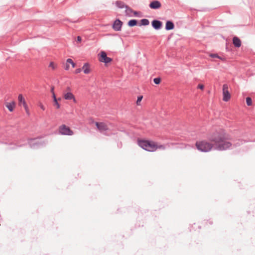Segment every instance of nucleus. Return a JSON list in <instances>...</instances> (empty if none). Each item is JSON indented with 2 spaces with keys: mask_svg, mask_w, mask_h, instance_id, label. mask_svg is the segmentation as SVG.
<instances>
[{
  "mask_svg": "<svg viewBox=\"0 0 255 255\" xmlns=\"http://www.w3.org/2000/svg\"><path fill=\"white\" fill-rule=\"evenodd\" d=\"M4 105L9 111L12 112L15 108L16 103L14 101H12L10 102H5Z\"/></svg>",
  "mask_w": 255,
  "mask_h": 255,
  "instance_id": "9d476101",
  "label": "nucleus"
},
{
  "mask_svg": "<svg viewBox=\"0 0 255 255\" xmlns=\"http://www.w3.org/2000/svg\"><path fill=\"white\" fill-rule=\"evenodd\" d=\"M138 145L143 149L149 151L154 152L157 149L165 150V146L163 144H160L153 140L138 139Z\"/></svg>",
  "mask_w": 255,
  "mask_h": 255,
  "instance_id": "f03ea898",
  "label": "nucleus"
},
{
  "mask_svg": "<svg viewBox=\"0 0 255 255\" xmlns=\"http://www.w3.org/2000/svg\"><path fill=\"white\" fill-rule=\"evenodd\" d=\"M18 105L20 106L22 105L25 109V111L26 114L28 115H29V109H28V106L26 104V102L22 94H19L18 95Z\"/></svg>",
  "mask_w": 255,
  "mask_h": 255,
  "instance_id": "423d86ee",
  "label": "nucleus"
},
{
  "mask_svg": "<svg viewBox=\"0 0 255 255\" xmlns=\"http://www.w3.org/2000/svg\"><path fill=\"white\" fill-rule=\"evenodd\" d=\"M229 135L226 131L220 128L213 133L210 138V141L206 140L198 141L196 143L197 148L204 152H209L215 146L218 150H226L232 147V144L228 141Z\"/></svg>",
  "mask_w": 255,
  "mask_h": 255,
  "instance_id": "f257e3e1",
  "label": "nucleus"
},
{
  "mask_svg": "<svg viewBox=\"0 0 255 255\" xmlns=\"http://www.w3.org/2000/svg\"><path fill=\"white\" fill-rule=\"evenodd\" d=\"M51 92H52V95L53 94V93H54V87H52L51 89Z\"/></svg>",
  "mask_w": 255,
  "mask_h": 255,
  "instance_id": "473e14b6",
  "label": "nucleus"
},
{
  "mask_svg": "<svg viewBox=\"0 0 255 255\" xmlns=\"http://www.w3.org/2000/svg\"><path fill=\"white\" fill-rule=\"evenodd\" d=\"M149 6L151 9H158L161 7V4L158 0H154L150 3Z\"/></svg>",
  "mask_w": 255,
  "mask_h": 255,
  "instance_id": "9b49d317",
  "label": "nucleus"
},
{
  "mask_svg": "<svg viewBox=\"0 0 255 255\" xmlns=\"http://www.w3.org/2000/svg\"><path fill=\"white\" fill-rule=\"evenodd\" d=\"M67 92H65L63 93V98L67 100H73L74 103H76L77 101L75 99L74 95L70 92V88L68 87L67 88Z\"/></svg>",
  "mask_w": 255,
  "mask_h": 255,
  "instance_id": "6e6552de",
  "label": "nucleus"
},
{
  "mask_svg": "<svg viewBox=\"0 0 255 255\" xmlns=\"http://www.w3.org/2000/svg\"><path fill=\"white\" fill-rule=\"evenodd\" d=\"M246 102L248 106H251L252 104V99L250 97H247L246 98Z\"/></svg>",
  "mask_w": 255,
  "mask_h": 255,
  "instance_id": "412c9836",
  "label": "nucleus"
},
{
  "mask_svg": "<svg viewBox=\"0 0 255 255\" xmlns=\"http://www.w3.org/2000/svg\"><path fill=\"white\" fill-rule=\"evenodd\" d=\"M116 4L118 7H119L120 8H123L124 7H126V8L128 7L127 6L125 5V3L121 1H117L116 3Z\"/></svg>",
  "mask_w": 255,
  "mask_h": 255,
  "instance_id": "dca6fc26",
  "label": "nucleus"
},
{
  "mask_svg": "<svg viewBox=\"0 0 255 255\" xmlns=\"http://www.w3.org/2000/svg\"><path fill=\"white\" fill-rule=\"evenodd\" d=\"M58 100H59V101L61 100V99H60V98H59V99H54V100H53V102H54V103H55V102H58Z\"/></svg>",
  "mask_w": 255,
  "mask_h": 255,
  "instance_id": "7c9ffc66",
  "label": "nucleus"
},
{
  "mask_svg": "<svg viewBox=\"0 0 255 255\" xmlns=\"http://www.w3.org/2000/svg\"><path fill=\"white\" fill-rule=\"evenodd\" d=\"M38 106L41 108V109H42L43 111H44L45 110V107L44 106V105L42 104V103L41 102H39L38 103Z\"/></svg>",
  "mask_w": 255,
  "mask_h": 255,
  "instance_id": "a878e982",
  "label": "nucleus"
},
{
  "mask_svg": "<svg viewBox=\"0 0 255 255\" xmlns=\"http://www.w3.org/2000/svg\"><path fill=\"white\" fill-rule=\"evenodd\" d=\"M56 67H57V65L56 64H55L53 62H51L49 63V67L50 68L52 69V70L55 69Z\"/></svg>",
  "mask_w": 255,
  "mask_h": 255,
  "instance_id": "aec40b11",
  "label": "nucleus"
},
{
  "mask_svg": "<svg viewBox=\"0 0 255 255\" xmlns=\"http://www.w3.org/2000/svg\"><path fill=\"white\" fill-rule=\"evenodd\" d=\"M228 89V85L226 84H224L223 86V100L225 102L228 101L231 98V95Z\"/></svg>",
  "mask_w": 255,
  "mask_h": 255,
  "instance_id": "0eeeda50",
  "label": "nucleus"
},
{
  "mask_svg": "<svg viewBox=\"0 0 255 255\" xmlns=\"http://www.w3.org/2000/svg\"><path fill=\"white\" fill-rule=\"evenodd\" d=\"M197 88L198 89H200L202 90H203L204 88V86L203 84H198Z\"/></svg>",
  "mask_w": 255,
  "mask_h": 255,
  "instance_id": "bb28decb",
  "label": "nucleus"
},
{
  "mask_svg": "<svg viewBox=\"0 0 255 255\" xmlns=\"http://www.w3.org/2000/svg\"><path fill=\"white\" fill-rule=\"evenodd\" d=\"M81 71V69L79 68V69H77L76 70H75V73H80V72Z\"/></svg>",
  "mask_w": 255,
  "mask_h": 255,
  "instance_id": "c756f323",
  "label": "nucleus"
},
{
  "mask_svg": "<svg viewBox=\"0 0 255 255\" xmlns=\"http://www.w3.org/2000/svg\"><path fill=\"white\" fill-rule=\"evenodd\" d=\"M95 124L97 129L100 132L103 133L104 132L108 131L109 130L108 124L106 123L96 122L95 123Z\"/></svg>",
  "mask_w": 255,
  "mask_h": 255,
  "instance_id": "7ed1b4c3",
  "label": "nucleus"
},
{
  "mask_svg": "<svg viewBox=\"0 0 255 255\" xmlns=\"http://www.w3.org/2000/svg\"><path fill=\"white\" fill-rule=\"evenodd\" d=\"M59 132L63 135H72L73 134V131L65 125H63L59 127Z\"/></svg>",
  "mask_w": 255,
  "mask_h": 255,
  "instance_id": "39448f33",
  "label": "nucleus"
},
{
  "mask_svg": "<svg viewBox=\"0 0 255 255\" xmlns=\"http://www.w3.org/2000/svg\"><path fill=\"white\" fill-rule=\"evenodd\" d=\"M142 98H143L142 96H140L138 97L137 100L136 101V104H137V105H140V102L141 101Z\"/></svg>",
  "mask_w": 255,
  "mask_h": 255,
  "instance_id": "4be33fe9",
  "label": "nucleus"
},
{
  "mask_svg": "<svg viewBox=\"0 0 255 255\" xmlns=\"http://www.w3.org/2000/svg\"><path fill=\"white\" fill-rule=\"evenodd\" d=\"M52 97H53V100L56 99V96H55V94L54 93H53V94L52 95Z\"/></svg>",
  "mask_w": 255,
  "mask_h": 255,
  "instance_id": "2f4dec72",
  "label": "nucleus"
},
{
  "mask_svg": "<svg viewBox=\"0 0 255 255\" xmlns=\"http://www.w3.org/2000/svg\"><path fill=\"white\" fill-rule=\"evenodd\" d=\"M66 63L71 64L73 68H74L76 66L75 63L70 58H68L67 59Z\"/></svg>",
  "mask_w": 255,
  "mask_h": 255,
  "instance_id": "a211bd4d",
  "label": "nucleus"
},
{
  "mask_svg": "<svg viewBox=\"0 0 255 255\" xmlns=\"http://www.w3.org/2000/svg\"><path fill=\"white\" fill-rule=\"evenodd\" d=\"M65 70H68L69 69V63H66V66H65Z\"/></svg>",
  "mask_w": 255,
  "mask_h": 255,
  "instance_id": "c85d7f7f",
  "label": "nucleus"
},
{
  "mask_svg": "<svg viewBox=\"0 0 255 255\" xmlns=\"http://www.w3.org/2000/svg\"><path fill=\"white\" fill-rule=\"evenodd\" d=\"M77 41H78V42H81V41H82V38H81V37L80 36H78L77 37Z\"/></svg>",
  "mask_w": 255,
  "mask_h": 255,
  "instance_id": "cd10ccee",
  "label": "nucleus"
},
{
  "mask_svg": "<svg viewBox=\"0 0 255 255\" xmlns=\"http://www.w3.org/2000/svg\"><path fill=\"white\" fill-rule=\"evenodd\" d=\"M233 43L235 47H240L241 45V41L237 37H234L233 39Z\"/></svg>",
  "mask_w": 255,
  "mask_h": 255,
  "instance_id": "4468645a",
  "label": "nucleus"
},
{
  "mask_svg": "<svg viewBox=\"0 0 255 255\" xmlns=\"http://www.w3.org/2000/svg\"><path fill=\"white\" fill-rule=\"evenodd\" d=\"M137 24V20L135 19L130 20L128 22V25L129 26H133Z\"/></svg>",
  "mask_w": 255,
  "mask_h": 255,
  "instance_id": "f3484780",
  "label": "nucleus"
},
{
  "mask_svg": "<svg viewBox=\"0 0 255 255\" xmlns=\"http://www.w3.org/2000/svg\"><path fill=\"white\" fill-rule=\"evenodd\" d=\"M82 69L84 73L86 74L90 73L91 71L90 64L88 63H85L83 66Z\"/></svg>",
  "mask_w": 255,
  "mask_h": 255,
  "instance_id": "f8f14e48",
  "label": "nucleus"
},
{
  "mask_svg": "<svg viewBox=\"0 0 255 255\" xmlns=\"http://www.w3.org/2000/svg\"><path fill=\"white\" fill-rule=\"evenodd\" d=\"M153 81H154L155 84H159L160 83V82H161V79L159 78H154L153 79Z\"/></svg>",
  "mask_w": 255,
  "mask_h": 255,
  "instance_id": "5701e85b",
  "label": "nucleus"
},
{
  "mask_svg": "<svg viewBox=\"0 0 255 255\" xmlns=\"http://www.w3.org/2000/svg\"><path fill=\"white\" fill-rule=\"evenodd\" d=\"M141 24L143 25H147L149 24V22L147 19H142L141 20Z\"/></svg>",
  "mask_w": 255,
  "mask_h": 255,
  "instance_id": "6ab92c4d",
  "label": "nucleus"
},
{
  "mask_svg": "<svg viewBox=\"0 0 255 255\" xmlns=\"http://www.w3.org/2000/svg\"><path fill=\"white\" fill-rule=\"evenodd\" d=\"M152 26L156 29H160L162 25V22L159 20H154L152 21Z\"/></svg>",
  "mask_w": 255,
  "mask_h": 255,
  "instance_id": "ddd939ff",
  "label": "nucleus"
},
{
  "mask_svg": "<svg viewBox=\"0 0 255 255\" xmlns=\"http://www.w3.org/2000/svg\"><path fill=\"white\" fill-rule=\"evenodd\" d=\"M54 106H55L57 109H59L60 107V105L58 102H57L54 103Z\"/></svg>",
  "mask_w": 255,
  "mask_h": 255,
  "instance_id": "393cba45",
  "label": "nucleus"
},
{
  "mask_svg": "<svg viewBox=\"0 0 255 255\" xmlns=\"http://www.w3.org/2000/svg\"><path fill=\"white\" fill-rule=\"evenodd\" d=\"M98 59L101 62H103L105 64L110 63L112 61L111 58L107 57L106 53L103 51H101L98 54Z\"/></svg>",
  "mask_w": 255,
  "mask_h": 255,
  "instance_id": "20e7f679",
  "label": "nucleus"
},
{
  "mask_svg": "<svg viewBox=\"0 0 255 255\" xmlns=\"http://www.w3.org/2000/svg\"><path fill=\"white\" fill-rule=\"evenodd\" d=\"M210 56L212 57V58H219L221 60H223V59L220 57V56H219L217 54H210Z\"/></svg>",
  "mask_w": 255,
  "mask_h": 255,
  "instance_id": "b1692460",
  "label": "nucleus"
},
{
  "mask_svg": "<svg viewBox=\"0 0 255 255\" xmlns=\"http://www.w3.org/2000/svg\"><path fill=\"white\" fill-rule=\"evenodd\" d=\"M123 22L120 19H116L113 25V28L115 31H120L121 29Z\"/></svg>",
  "mask_w": 255,
  "mask_h": 255,
  "instance_id": "1a4fd4ad",
  "label": "nucleus"
},
{
  "mask_svg": "<svg viewBox=\"0 0 255 255\" xmlns=\"http://www.w3.org/2000/svg\"><path fill=\"white\" fill-rule=\"evenodd\" d=\"M131 10V9L128 8L126 10L127 12H128V11H130Z\"/></svg>",
  "mask_w": 255,
  "mask_h": 255,
  "instance_id": "72a5a7b5",
  "label": "nucleus"
},
{
  "mask_svg": "<svg viewBox=\"0 0 255 255\" xmlns=\"http://www.w3.org/2000/svg\"><path fill=\"white\" fill-rule=\"evenodd\" d=\"M174 25L172 22H171L170 21H168L166 22V25H165V28L166 30H171V29H173L174 28Z\"/></svg>",
  "mask_w": 255,
  "mask_h": 255,
  "instance_id": "2eb2a0df",
  "label": "nucleus"
}]
</instances>
